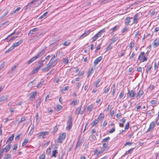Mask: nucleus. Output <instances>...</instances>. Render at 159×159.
Listing matches in <instances>:
<instances>
[{"label": "nucleus", "mask_w": 159, "mask_h": 159, "mask_svg": "<svg viewBox=\"0 0 159 159\" xmlns=\"http://www.w3.org/2000/svg\"><path fill=\"white\" fill-rule=\"evenodd\" d=\"M82 108L83 110L82 111H81V107H79L76 110V113L78 114H82L83 113L85 109L84 107H82Z\"/></svg>", "instance_id": "obj_6"}, {"label": "nucleus", "mask_w": 159, "mask_h": 159, "mask_svg": "<svg viewBox=\"0 0 159 159\" xmlns=\"http://www.w3.org/2000/svg\"><path fill=\"white\" fill-rule=\"evenodd\" d=\"M69 60L67 58H64L63 60V62L66 64L68 63Z\"/></svg>", "instance_id": "obj_46"}, {"label": "nucleus", "mask_w": 159, "mask_h": 159, "mask_svg": "<svg viewBox=\"0 0 159 159\" xmlns=\"http://www.w3.org/2000/svg\"><path fill=\"white\" fill-rule=\"evenodd\" d=\"M93 67H92L88 71V72L87 77H88L89 76H90L93 73Z\"/></svg>", "instance_id": "obj_22"}, {"label": "nucleus", "mask_w": 159, "mask_h": 159, "mask_svg": "<svg viewBox=\"0 0 159 159\" xmlns=\"http://www.w3.org/2000/svg\"><path fill=\"white\" fill-rule=\"evenodd\" d=\"M48 13V12H46L45 13H44L43 15H41L39 18V20H41L44 17L46 16L47 15V14Z\"/></svg>", "instance_id": "obj_37"}, {"label": "nucleus", "mask_w": 159, "mask_h": 159, "mask_svg": "<svg viewBox=\"0 0 159 159\" xmlns=\"http://www.w3.org/2000/svg\"><path fill=\"white\" fill-rule=\"evenodd\" d=\"M124 93L123 92H121L119 95V98L120 99L122 98L124 95Z\"/></svg>", "instance_id": "obj_56"}, {"label": "nucleus", "mask_w": 159, "mask_h": 159, "mask_svg": "<svg viewBox=\"0 0 159 159\" xmlns=\"http://www.w3.org/2000/svg\"><path fill=\"white\" fill-rule=\"evenodd\" d=\"M11 146V145L10 144H9L8 145L6 146L5 148L2 150H3V152H6L8 151L10 149Z\"/></svg>", "instance_id": "obj_12"}, {"label": "nucleus", "mask_w": 159, "mask_h": 159, "mask_svg": "<svg viewBox=\"0 0 159 159\" xmlns=\"http://www.w3.org/2000/svg\"><path fill=\"white\" fill-rule=\"evenodd\" d=\"M102 59L101 56H100L96 59L94 61V64L95 66Z\"/></svg>", "instance_id": "obj_11"}, {"label": "nucleus", "mask_w": 159, "mask_h": 159, "mask_svg": "<svg viewBox=\"0 0 159 159\" xmlns=\"http://www.w3.org/2000/svg\"><path fill=\"white\" fill-rule=\"evenodd\" d=\"M136 94V92L135 91L133 90H128L127 93V97L130 98H133Z\"/></svg>", "instance_id": "obj_4"}, {"label": "nucleus", "mask_w": 159, "mask_h": 159, "mask_svg": "<svg viewBox=\"0 0 159 159\" xmlns=\"http://www.w3.org/2000/svg\"><path fill=\"white\" fill-rule=\"evenodd\" d=\"M157 101L155 100H152L150 102V103L152 105H155L157 104Z\"/></svg>", "instance_id": "obj_49"}, {"label": "nucleus", "mask_w": 159, "mask_h": 159, "mask_svg": "<svg viewBox=\"0 0 159 159\" xmlns=\"http://www.w3.org/2000/svg\"><path fill=\"white\" fill-rule=\"evenodd\" d=\"M15 47H14V46L12 45L7 50L5 51V53H7V52H9L11 51L12 50H13Z\"/></svg>", "instance_id": "obj_27"}, {"label": "nucleus", "mask_w": 159, "mask_h": 159, "mask_svg": "<svg viewBox=\"0 0 159 159\" xmlns=\"http://www.w3.org/2000/svg\"><path fill=\"white\" fill-rule=\"evenodd\" d=\"M57 130H58V128L57 127V126L56 125L55 126L52 132V133L54 134L55 133H56L57 131Z\"/></svg>", "instance_id": "obj_45"}, {"label": "nucleus", "mask_w": 159, "mask_h": 159, "mask_svg": "<svg viewBox=\"0 0 159 159\" xmlns=\"http://www.w3.org/2000/svg\"><path fill=\"white\" fill-rule=\"evenodd\" d=\"M130 18L129 17H127L125 19V23L126 24L128 25L129 24L130 21Z\"/></svg>", "instance_id": "obj_31"}, {"label": "nucleus", "mask_w": 159, "mask_h": 159, "mask_svg": "<svg viewBox=\"0 0 159 159\" xmlns=\"http://www.w3.org/2000/svg\"><path fill=\"white\" fill-rule=\"evenodd\" d=\"M57 153H58V152L57 151V150H54L52 152V157H57L56 154Z\"/></svg>", "instance_id": "obj_36"}, {"label": "nucleus", "mask_w": 159, "mask_h": 159, "mask_svg": "<svg viewBox=\"0 0 159 159\" xmlns=\"http://www.w3.org/2000/svg\"><path fill=\"white\" fill-rule=\"evenodd\" d=\"M41 99L40 98H38L36 101V108H38L40 106L41 102Z\"/></svg>", "instance_id": "obj_18"}, {"label": "nucleus", "mask_w": 159, "mask_h": 159, "mask_svg": "<svg viewBox=\"0 0 159 159\" xmlns=\"http://www.w3.org/2000/svg\"><path fill=\"white\" fill-rule=\"evenodd\" d=\"M20 9V7H18L15 10L13 11L10 14V15L14 14L17 13Z\"/></svg>", "instance_id": "obj_25"}, {"label": "nucleus", "mask_w": 159, "mask_h": 159, "mask_svg": "<svg viewBox=\"0 0 159 159\" xmlns=\"http://www.w3.org/2000/svg\"><path fill=\"white\" fill-rule=\"evenodd\" d=\"M50 152H51L50 149V148H49L47 149V151H46V154L47 155H49L50 154Z\"/></svg>", "instance_id": "obj_55"}, {"label": "nucleus", "mask_w": 159, "mask_h": 159, "mask_svg": "<svg viewBox=\"0 0 159 159\" xmlns=\"http://www.w3.org/2000/svg\"><path fill=\"white\" fill-rule=\"evenodd\" d=\"M66 136V133H63L61 134L60 135L58 138L59 143H62L63 140L65 138Z\"/></svg>", "instance_id": "obj_5"}, {"label": "nucleus", "mask_w": 159, "mask_h": 159, "mask_svg": "<svg viewBox=\"0 0 159 159\" xmlns=\"http://www.w3.org/2000/svg\"><path fill=\"white\" fill-rule=\"evenodd\" d=\"M57 59H56L54 61L50 60L48 63V64H49L50 66H51L52 67V66H54L56 65L57 63Z\"/></svg>", "instance_id": "obj_9"}, {"label": "nucleus", "mask_w": 159, "mask_h": 159, "mask_svg": "<svg viewBox=\"0 0 159 159\" xmlns=\"http://www.w3.org/2000/svg\"><path fill=\"white\" fill-rule=\"evenodd\" d=\"M23 41V39H21L18 42L14 43L13 45L15 48L19 46L22 43Z\"/></svg>", "instance_id": "obj_16"}, {"label": "nucleus", "mask_w": 159, "mask_h": 159, "mask_svg": "<svg viewBox=\"0 0 159 159\" xmlns=\"http://www.w3.org/2000/svg\"><path fill=\"white\" fill-rule=\"evenodd\" d=\"M128 28L127 27H125L122 30V32L123 33L124 32H126L127 30H128Z\"/></svg>", "instance_id": "obj_64"}, {"label": "nucleus", "mask_w": 159, "mask_h": 159, "mask_svg": "<svg viewBox=\"0 0 159 159\" xmlns=\"http://www.w3.org/2000/svg\"><path fill=\"white\" fill-rule=\"evenodd\" d=\"M101 80V78H99L95 82V84L96 87H98L100 85V84H99V83Z\"/></svg>", "instance_id": "obj_23"}, {"label": "nucleus", "mask_w": 159, "mask_h": 159, "mask_svg": "<svg viewBox=\"0 0 159 159\" xmlns=\"http://www.w3.org/2000/svg\"><path fill=\"white\" fill-rule=\"evenodd\" d=\"M112 48V46H111V43L110 44L107 48V51L111 49Z\"/></svg>", "instance_id": "obj_58"}, {"label": "nucleus", "mask_w": 159, "mask_h": 159, "mask_svg": "<svg viewBox=\"0 0 159 159\" xmlns=\"http://www.w3.org/2000/svg\"><path fill=\"white\" fill-rule=\"evenodd\" d=\"M110 139V138L109 137H107L104 139H103L102 141V142H104L109 140Z\"/></svg>", "instance_id": "obj_44"}, {"label": "nucleus", "mask_w": 159, "mask_h": 159, "mask_svg": "<svg viewBox=\"0 0 159 159\" xmlns=\"http://www.w3.org/2000/svg\"><path fill=\"white\" fill-rule=\"evenodd\" d=\"M134 149V148H131L129 149V150H128L126 152L125 154H127L130 153H131V152H132Z\"/></svg>", "instance_id": "obj_43"}, {"label": "nucleus", "mask_w": 159, "mask_h": 159, "mask_svg": "<svg viewBox=\"0 0 159 159\" xmlns=\"http://www.w3.org/2000/svg\"><path fill=\"white\" fill-rule=\"evenodd\" d=\"M100 45H101V44H99V45H98L96 47V50H95V52H97L98 50H99L100 49Z\"/></svg>", "instance_id": "obj_61"}, {"label": "nucleus", "mask_w": 159, "mask_h": 159, "mask_svg": "<svg viewBox=\"0 0 159 159\" xmlns=\"http://www.w3.org/2000/svg\"><path fill=\"white\" fill-rule=\"evenodd\" d=\"M51 68V66H50V65L48 64L47 65L46 67L43 68L42 70L43 71H48Z\"/></svg>", "instance_id": "obj_21"}, {"label": "nucleus", "mask_w": 159, "mask_h": 159, "mask_svg": "<svg viewBox=\"0 0 159 159\" xmlns=\"http://www.w3.org/2000/svg\"><path fill=\"white\" fill-rule=\"evenodd\" d=\"M138 60L140 61V63L141 62L146 61H147V58L145 55L144 52H141L140 55L139 56Z\"/></svg>", "instance_id": "obj_2"}, {"label": "nucleus", "mask_w": 159, "mask_h": 159, "mask_svg": "<svg viewBox=\"0 0 159 159\" xmlns=\"http://www.w3.org/2000/svg\"><path fill=\"white\" fill-rule=\"evenodd\" d=\"M93 107V105L92 104H91L88 107V110L90 112H91L92 111Z\"/></svg>", "instance_id": "obj_39"}, {"label": "nucleus", "mask_w": 159, "mask_h": 159, "mask_svg": "<svg viewBox=\"0 0 159 159\" xmlns=\"http://www.w3.org/2000/svg\"><path fill=\"white\" fill-rule=\"evenodd\" d=\"M67 126L66 127V129L68 130H70L71 129L72 125V118L70 116H69V119L67 121Z\"/></svg>", "instance_id": "obj_3"}, {"label": "nucleus", "mask_w": 159, "mask_h": 159, "mask_svg": "<svg viewBox=\"0 0 159 159\" xmlns=\"http://www.w3.org/2000/svg\"><path fill=\"white\" fill-rule=\"evenodd\" d=\"M28 139H25L24 141L23 142L22 144V146H24L26 145L28 142Z\"/></svg>", "instance_id": "obj_42"}, {"label": "nucleus", "mask_w": 159, "mask_h": 159, "mask_svg": "<svg viewBox=\"0 0 159 159\" xmlns=\"http://www.w3.org/2000/svg\"><path fill=\"white\" fill-rule=\"evenodd\" d=\"M102 145L103 146V148L107 149V148L108 145L106 143H103Z\"/></svg>", "instance_id": "obj_60"}, {"label": "nucleus", "mask_w": 159, "mask_h": 159, "mask_svg": "<svg viewBox=\"0 0 159 159\" xmlns=\"http://www.w3.org/2000/svg\"><path fill=\"white\" fill-rule=\"evenodd\" d=\"M137 70L139 72H141L142 73V75H143V73L144 72V69H143V73H142V68L141 67H139L137 68Z\"/></svg>", "instance_id": "obj_41"}, {"label": "nucleus", "mask_w": 159, "mask_h": 159, "mask_svg": "<svg viewBox=\"0 0 159 159\" xmlns=\"http://www.w3.org/2000/svg\"><path fill=\"white\" fill-rule=\"evenodd\" d=\"M144 93L143 90L142 89H140L138 93L137 96L136 98L137 99L141 97Z\"/></svg>", "instance_id": "obj_7"}, {"label": "nucleus", "mask_w": 159, "mask_h": 159, "mask_svg": "<svg viewBox=\"0 0 159 159\" xmlns=\"http://www.w3.org/2000/svg\"><path fill=\"white\" fill-rule=\"evenodd\" d=\"M155 127V123L154 122H152L149 125V127L148 129L146 132L149 131L151 129H153Z\"/></svg>", "instance_id": "obj_10"}, {"label": "nucleus", "mask_w": 159, "mask_h": 159, "mask_svg": "<svg viewBox=\"0 0 159 159\" xmlns=\"http://www.w3.org/2000/svg\"><path fill=\"white\" fill-rule=\"evenodd\" d=\"M119 26L116 25L114 27L111 28L110 30H111L112 32L116 31L117 30L119 29Z\"/></svg>", "instance_id": "obj_24"}, {"label": "nucleus", "mask_w": 159, "mask_h": 159, "mask_svg": "<svg viewBox=\"0 0 159 159\" xmlns=\"http://www.w3.org/2000/svg\"><path fill=\"white\" fill-rule=\"evenodd\" d=\"M33 81H34V80L33 81H31L28 83V87H32V86L33 85Z\"/></svg>", "instance_id": "obj_48"}, {"label": "nucleus", "mask_w": 159, "mask_h": 159, "mask_svg": "<svg viewBox=\"0 0 159 159\" xmlns=\"http://www.w3.org/2000/svg\"><path fill=\"white\" fill-rule=\"evenodd\" d=\"M139 15L137 13L133 17L134 23H135L136 24L137 23V21L139 19Z\"/></svg>", "instance_id": "obj_15"}, {"label": "nucleus", "mask_w": 159, "mask_h": 159, "mask_svg": "<svg viewBox=\"0 0 159 159\" xmlns=\"http://www.w3.org/2000/svg\"><path fill=\"white\" fill-rule=\"evenodd\" d=\"M9 98L8 95H4L0 98V102L6 101Z\"/></svg>", "instance_id": "obj_14"}, {"label": "nucleus", "mask_w": 159, "mask_h": 159, "mask_svg": "<svg viewBox=\"0 0 159 159\" xmlns=\"http://www.w3.org/2000/svg\"><path fill=\"white\" fill-rule=\"evenodd\" d=\"M14 148L13 149L12 152L14 153L17 148V144H14L13 146Z\"/></svg>", "instance_id": "obj_38"}, {"label": "nucleus", "mask_w": 159, "mask_h": 159, "mask_svg": "<svg viewBox=\"0 0 159 159\" xmlns=\"http://www.w3.org/2000/svg\"><path fill=\"white\" fill-rule=\"evenodd\" d=\"M21 135L20 134H18L15 137V139L16 141H18L20 139V136Z\"/></svg>", "instance_id": "obj_51"}, {"label": "nucleus", "mask_w": 159, "mask_h": 159, "mask_svg": "<svg viewBox=\"0 0 159 159\" xmlns=\"http://www.w3.org/2000/svg\"><path fill=\"white\" fill-rule=\"evenodd\" d=\"M39 29L38 28H35L30 30L28 33V35L29 36H31V34H34V32L35 31H38Z\"/></svg>", "instance_id": "obj_8"}, {"label": "nucleus", "mask_w": 159, "mask_h": 159, "mask_svg": "<svg viewBox=\"0 0 159 159\" xmlns=\"http://www.w3.org/2000/svg\"><path fill=\"white\" fill-rule=\"evenodd\" d=\"M104 114L102 113L100 114V115L98 116V120H102L104 118Z\"/></svg>", "instance_id": "obj_33"}, {"label": "nucleus", "mask_w": 159, "mask_h": 159, "mask_svg": "<svg viewBox=\"0 0 159 159\" xmlns=\"http://www.w3.org/2000/svg\"><path fill=\"white\" fill-rule=\"evenodd\" d=\"M70 44V42L68 41H67L65 42L64 43V45L66 46H68Z\"/></svg>", "instance_id": "obj_63"}, {"label": "nucleus", "mask_w": 159, "mask_h": 159, "mask_svg": "<svg viewBox=\"0 0 159 159\" xmlns=\"http://www.w3.org/2000/svg\"><path fill=\"white\" fill-rule=\"evenodd\" d=\"M38 0H33L30 3H29L27 6H26L25 7V9H27L29 8L31 6V5L34 3L36 1H37Z\"/></svg>", "instance_id": "obj_17"}, {"label": "nucleus", "mask_w": 159, "mask_h": 159, "mask_svg": "<svg viewBox=\"0 0 159 159\" xmlns=\"http://www.w3.org/2000/svg\"><path fill=\"white\" fill-rule=\"evenodd\" d=\"M43 82H44V81H41V82L39 83V84L37 85V87H38V88H39V87H41V86L42 85H43Z\"/></svg>", "instance_id": "obj_52"}, {"label": "nucleus", "mask_w": 159, "mask_h": 159, "mask_svg": "<svg viewBox=\"0 0 159 159\" xmlns=\"http://www.w3.org/2000/svg\"><path fill=\"white\" fill-rule=\"evenodd\" d=\"M57 111H59L61 110L62 108V107L60 105H57Z\"/></svg>", "instance_id": "obj_50"}, {"label": "nucleus", "mask_w": 159, "mask_h": 159, "mask_svg": "<svg viewBox=\"0 0 159 159\" xmlns=\"http://www.w3.org/2000/svg\"><path fill=\"white\" fill-rule=\"evenodd\" d=\"M79 102V101L78 100H76L74 101H73L71 102L70 104H73V105H75L78 104Z\"/></svg>", "instance_id": "obj_32"}, {"label": "nucleus", "mask_w": 159, "mask_h": 159, "mask_svg": "<svg viewBox=\"0 0 159 159\" xmlns=\"http://www.w3.org/2000/svg\"><path fill=\"white\" fill-rule=\"evenodd\" d=\"M3 159H11V156L10 154H7L4 156Z\"/></svg>", "instance_id": "obj_35"}, {"label": "nucleus", "mask_w": 159, "mask_h": 159, "mask_svg": "<svg viewBox=\"0 0 159 159\" xmlns=\"http://www.w3.org/2000/svg\"><path fill=\"white\" fill-rule=\"evenodd\" d=\"M8 21H7L5 22L4 23L1 24L0 25V27H3L4 25L6 24H7V25H9V24H8Z\"/></svg>", "instance_id": "obj_47"}, {"label": "nucleus", "mask_w": 159, "mask_h": 159, "mask_svg": "<svg viewBox=\"0 0 159 159\" xmlns=\"http://www.w3.org/2000/svg\"><path fill=\"white\" fill-rule=\"evenodd\" d=\"M17 66L16 65H14L12 66L11 68V70H9V72L10 73H12L13 72V71L15 70L16 68V67Z\"/></svg>", "instance_id": "obj_40"}, {"label": "nucleus", "mask_w": 159, "mask_h": 159, "mask_svg": "<svg viewBox=\"0 0 159 159\" xmlns=\"http://www.w3.org/2000/svg\"><path fill=\"white\" fill-rule=\"evenodd\" d=\"M14 137V135L13 134H12L11 136L9 137L8 139H7L6 143H10L11 142H12V140H13Z\"/></svg>", "instance_id": "obj_20"}, {"label": "nucleus", "mask_w": 159, "mask_h": 159, "mask_svg": "<svg viewBox=\"0 0 159 159\" xmlns=\"http://www.w3.org/2000/svg\"><path fill=\"white\" fill-rule=\"evenodd\" d=\"M16 33V30H15L13 33H12L11 34L9 35L6 38L5 40H7V39H8V38H9L10 37H11V36H12V35H13Z\"/></svg>", "instance_id": "obj_57"}, {"label": "nucleus", "mask_w": 159, "mask_h": 159, "mask_svg": "<svg viewBox=\"0 0 159 159\" xmlns=\"http://www.w3.org/2000/svg\"><path fill=\"white\" fill-rule=\"evenodd\" d=\"M115 130V127H114L113 128H112L111 130H110L109 131V133H112L114 132Z\"/></svg>", "instance_id": "obj_62"}, {"label": "nucleus", "mask_w": 159, "mask_h": 159, "mask_svg": "<svg viewBox=\"0 0 159 159\" xmlns=\"http://www.w3.org/2000/svg\"><path fill=\"white\" fill-rule=\"evenodd\" d=\"M40 69V68L38 66L34 68L32 71L33 73L34 74L37 72Z\"/></svg>", "instance_id": "obj_34"}, {"label": "nucleus", "mask_w": 159, "mask_h": 159, "mask_svg": "<svg viewBox=\"0 0 159 159\" xmlns=\"http://www.w3.org/2000/svg\"><path fill=\"white\" fill-rule=\"evenodd\" d=\"M134 43L133 42H131L130 44L129 48H132L134 46Z\"/></svg>", "instance_id": "obj_53"}, {"label": "nucleus", "mask_w": 159, "mask_h": 159, "mask_svg": "<svg viewBox=\"0 0 159 159\" xmlns=\"http://www.w3.org/2000/svg\"><path fill=\"white\" fill-rule=\"evenodd\" d=\"M90 30L87 31L85 32L82 35L80 36V38H84L85 37L87 36L90 33Z\"/></svg>", "instance_id": "obj_19"}, {"label": "nucleus", "mask_w": 159, "mask_h": 159, "mask_svg": "<svg viewBox=\"0 0 159 159\" xmlns=\"http://www.w3.org/2000/svg\"><path fill=\"white\" fill-rule=\"evenodd\" d=\"M39 159H45V156L43 154L41 155L40 156Z\"/></svg>", "instance_id": "obj_59"}, {"label": "nucleus", "mask_w": 159, "mask_h": 159, "mask_svg": "<svg viewBox=\"0 0 159 159\" xmlns=\"http://www.w3.org/2000/svg\"><path fill=\"white\" fill-rule=\"evenodd\" d=\"M81 143L82 142L80 140V139H78L75 148H78L81 145Z\"/></svg>", "instance_id": "obj_30"}, {"label": "nucleus", "mask_w": 159, "mask_h": 159, "mask_svg": "<svg viewBox=\"0 0 159 159\" xmlns=\"http://www.w3.org/2000/svg\"><path fill=\"white\" fill-rule=\"evenodd\" d=\"M45 52V51L44 50H42L36 56L32 58L29 61H27L28 64H30L33 61L36 60L37 59L39 58L40 57H41L44 54Z\"/></svg>", "instance_id": "obj_1"}, {"label": "nucleus", "mask_w": 159, "mask_h": 159, "mask_svg": "<svg viewBox=\"0 0 159 159\" xmlns=\"http://www.w3.org/2000/svg\"><path fill=\"white\" fill-rule=\"evenodd\" d=\"M152 68V66L151 65H149L148 66H147V68L146 70V71L147 74H148V71L151 70Z\"/></svg>", "instance_id": "obj_28"}, {"label": "nucleus", "mask_w": 159, "mask_h": 159, "mask_svg": "<svg viewBox=\"0 0 159 159\" xmlns=\"http://www.w3.org/2000/svg\"><path fill=\"white\" fill-rule=\"evenodd\" d=\"M99 120L98 119H95L92 124V126H95L98 123Z\"/></svg>", "instance_id": "obj_29"}, {"label": "nucleus", "mask_w": 159, "mask_h": 159, "mask_svg": "<svg viewBox=\"0 0 159 159\" xmlns=\"http://www.w3.org/2000/svg\"><path fill=\"white\" fill-rule=\"evenodd\" d=\"M129 122H128L126 125L125 126V129H129Z\"/></svg>", "instance_id": "obj_54"}, {"label": "nucleus", "mask_w": 159, "mask_h": 159, "mask_svg": "<svg viewBox=\"0 0 159 159\" xmlns=\"http://www.w3.org/2000/svg\"><path fill=\"white\" fill-rule=\"evenodd\" d=\"M37 94V92L36 91L34 92H32L31 93V96L30 97V99H33L36 96Z\"/></svg>", "instance_id": "obj_26"}, {"label": "nucleus", "mask_w": 159, "mask_h": 159, "mask_svg": "<svg viewBox=\"0 0 159 159\" xmlns=\"http://www.w3.org/2000/svg\"><path fill=\"white\" fill-rule=\"evenodd\" d=\"M153 46L154 48H157L159 45V40L156 39L153 42Z\"/></svg>", "instance_id": "obj_13"}]
</instances>
